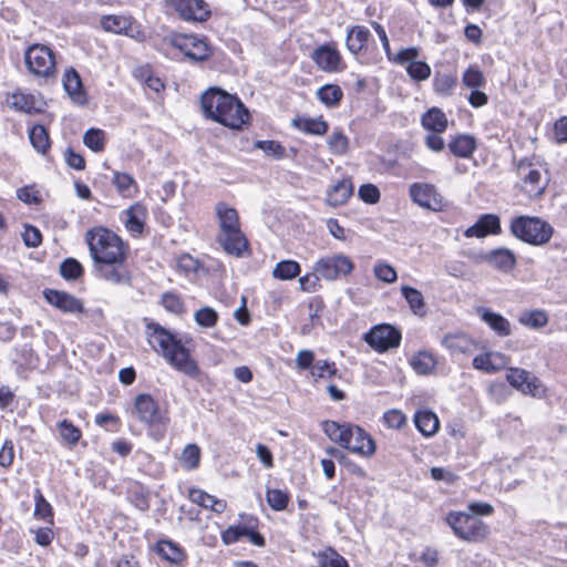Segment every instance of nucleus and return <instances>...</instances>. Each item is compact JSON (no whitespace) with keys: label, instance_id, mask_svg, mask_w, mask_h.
Masks as SVG:
<instances>
[{"label":"nucleus","instance_id":"1","mask_svg":"<svg viewBox=\"0 0 567 567\" xmlns=\"http://www.w3.org/2000/svg\"><path fill=\"white\" fill-rule=\"evenodd\" d=\"M90 255L100 278L117 286H131L132 274L126 265L127 245L113 231L99 227L87 231Z\"/></svg>","mask_w":567,"mask_h":567},{"label":"nucleus","instance_id":"2","mask_svg":"<svg viewBox=\"0 0 567 567\" xmlns=\"http://www.w3.org/2000/svg\"><path fill=\"white\" fill-rule=\"evenodd\" d=\"M146 334L152 349L159 353L168 364L190 378L198 377L199 368L182 339L154 322L146 326Z\"/></svg>","mask_w":567,"mask_h":567},{"label":"nucleus","instance_id":"3","mask_svg":"<svg viewBox=\"0 0 567 567\" xmlns=\"http://www.w3.org/2000/svg\"><path fill=\"white\" fill-rule=\"evenodd\" d=\"M200 102L205 115L224 126L240 130L249 120V112L243 102L218 87L207 90Z\"/></svg>","mask_w":567,"mask_h":567},{"label":"nucleus","instance_id":"4","mask_svg":"<svg viewBox=\"0 0 567 567\" xmlns=\"http://www.w3.org/2000/svg\"><path fill=\"white\" fill-rule=\"evenodd\" d=\"M215 215L219 226L217 243L228 255L243 257L248 249V240L241 231L238 212L227 203L218 202Z\"/></svg>","mask_w":567,"mask_h":567},{"label":"nucleus","instance_id":"5","mask_svg":"<svg viewBox=\"0 0 567 567\" xmlns=\"http://www.w3.org/2000/svg\"><path fill=\"white\" fill-rule=\"evenodd\" d=\"M324 434L341 447L351 453L370 457L375 453V442L371 435L359 425L350 423H338L327 420L322 422Z\"/></svg>","mask_w":567,"mask_h":567},{"label":"nucleus","instance_id":"6","mask_svg":"<svg viewBox=\"0 0 567 567\" xmlns=\"http://www.w3.org/2000/svg\"><path fill=\"white\" fill-rule=\"evenodd\" d=\"M132 414L143 425L150 429V434L155 440H161L169 423L167 410L148 393H140L133 400Z\"/></svg>","mask_w":567,"mask_h":567},{"label":"nucleus","instance_id":"7","mask_svg":"<svg viewBox=\"0 0 567 567\" xmlns=\"http://www.w3.org/2000/svg\"><path fill=\"white\" fill-rule=\"evenodd\" d=\"M444 520L453 534L463 542L481 543L489 534V527L480 517L467 512L451 511Z\"/></svg>","mask_w":567,"mask_h":567},{"label":"nucleus","instance_id":"8","mask_svg":"<svg viewBox=\"0 0 567 567\" xmlns=\"http://www.w3.org/2000/svg\"><path fill=\"white\" fill-rule=\"evenodd\" d=\"M24 64L29 73L39 80L49 81L56 75L54 52L45 44L29 45L24 51Z\"/></svg>","mask_w":567,"mask_h":567},{"label":"nucleus","instance_id":"9","mask_svg":"<svg viewBox=\"0 0 567 567\" xmlns=\"http://www.w3.org/2000/svg\"><path fill=\"white\" fill-rule=\"evenodd\" d=\"M513 235L532 245H544L549 241L553 228L537 217L519 216L512 220Z\"/></svg>","mask_w":567,"mask_h":567},{"label":"nucleus","instance_id":"10","mask_svg":"<svg viewBox=\"0 0 567 567\" xmlns=\"http://www.w3.org/2000/svg\"><path fill=\"white\" fill-rule=\"evenodd\" d=\"M354 269L352 260L343 254L324 256L317 260L313 270L328 281L350 275Z\"/></svg>","mask_w":567,"mask_h":567},{"label":"nucleus","instance_id":"11","mask_svg":"<svg viewBox=\"0 0 567 567\" xmlns=\"http://www.w3.org/2000/svg\"><path fill=\"white\" fill-rule=\"evenodd\" d=\"M517 175L520 179V189L527 197L534 198L543 194L547 178L539 166L522 161L517 166Z\"/></svg>","mask_w":567,"mask_h":567},{"label":"nucleus","instance_id":"12","mask_svg":"<svg viewBox=\"0 0 567 567\" xmlns=\"http://www.w3.org/2000/svg\"><path fill=\"white\" fill-rule=\"evenodd\" d=\"M401 332L388 323L374 326L367 332L363 340L375 351L382 353L398 348L401 342Z\"/></svg>","mask_w":567,"mask_h":567},{"label":"nucleus","instance_id":"13","mask_svg":"<svg viewBox=\"0 0 567 567\" xmlns=\"http://www.w3.org/2000/svg\"><path fill=\"white\" fill-rule=\"evenodd\" d=\"M420 55V49L415 47H410L405 49H401L394 56H393V63L403 65L408 63L406 65V73L409 76L416 81L421 82L430 78L431 75V68L430 65L424 61H419L417 58Z\"/></svg>","mask_w":567,"mask_h":567},{"label":"nucleus","instance_id":"14","mask_svg":"<svg viewBox=\"0 0 567 567\" xmlns=\"http://www.w3.org/2000/svg\"><path fill=\"white\" fill-rule=\"evenodd\" d=\"M172 44L193 62L205 61L210 53L207 43L194 35H176Z\"/></svg>","mask_w":567,"mask_h":567},{"label":"nucleus","instance_id":"15","mask_svg":"<svg viewBox=\"0 0 567 567\" xmlns=\"http://www.w3.org/2000/svg\"><path fill=\"white\" fill-rule=\"evenodd\" d=\"M506 380L513 388L524 394L538 396L544 391L540 381L524 369L509 368L506 373Z\"/></svg>","mask_w":567,"mask_h":567},{"label":"nucleus","instance_id":"16","mask_svg":"<svg viewBox=\"0 0 567 567\" xmlns=\"http://www.w3.org/2000/svg\"><path fill=\"white\" fill-rule=\"evenodd\" d=\"M171 4L186 21L204 22L210 17L209 6L204 0H171Z\"/></svg>","mask_w":567,"mask_h":567},{"label":"nucleus","instance_id":"17","mask_svg":"<svg viewBox=\"0 0 567 567\" xmlns=\"http://www.w3.org/2000/svg\"><path fill=\"white\" fill-rule=\"evenodd\" d=\"M43 297L48 303L64 313L79 315L84 311L82 300L69 292L55 289H45L43 291Z\"/></svg>","mask_w":567,"mask_h":567},{"label":"nucleus","instance_id":"18","mask_svg":"<svg viewBox=\"0 0 567 567\" xmlns=\"http://www.w3.org/2000/svg\"><path fill=\"white\" fill-rule=\"evenodd\" d=\"M311 58L317 68L324 72H339L342 70V59L339 51L329 44L316 48Z\"/></svg>","mask_w":567,"mask_h":567},{"label":"nucleus","instance_id":"19","mask_svg":"<svg viewBox=\"0 0 567 567\" xmlns=\"http://www.w3.org/2000/svg\"><path fill=\"white\" fill-rule=\"evenodd\" d=\"M8 105L22 113L37 114L43 111L45 103L40 95L17 91L7 97Z\"/></svg>","mask_w":567,"mask_h":567},{"label":"nucleus","instance_id":"20","mask_svg":"<svg viewBox=\"0 0 567 567\" xmlns=\"http://www.w3.org/2000/svg\"><path fill=\"white\" fill-rule=\"evenodd\" d=\"M501 233L499 217L494 214H485L480 219L468 227L464 235L467 238L476 237L483 238L487 235H496Z\"/></svg>","mask_w":567,"mask_h":567},{"label":"nucleus","instance_id":"21","mask_svg":"<svg viewBox=\"0 0 567 567\" xmlns=\"http://www.w3.org/2000/svg\"><path fill=\"white\" fill-rule=\"evenodd\" d=\"M411 199L421 207L435 209L440 204L436 189L431 184L414 183L410 186Z\"/></svg>","mask_w":567,"mask_h":567},{"label":"nucleus","instance_id":"22","mask_svg":"<svg viewBox=\"0 0 567 567\" xmlns=\"http://www.w3.org/2000/svg\"><path fill=\"white\" fill-rule=\"evenodd\" d=\"M509 362V358L502 352L492 351L478 354L473 359V368L486 373H494L504 368Z\"/></svg>","mask_w":567,"mask_h":567},{"label":"nucleus","instance_id":"23","mask_svg":"<svg viewBox=\"0 0 567 567\" xmlns=\"http://www.w3.org/2000/svg\"><path fill=\"white\" fill-rule=\"evenodd\" d=\"M476 313L497 336L508 337L512 333L511 322L501 313L485 307L476 308Z\"/></svg>","mask_w":567,"mask_h":567},{"label":"nucleus","instance_id":"24","mask_svg":"<svg viewBox=\"0 0 567 567\" xmlns=\"http://www.w3.org/2000/svg\"><path fill=\"white\" fill-rule=\"evenodd\" d=\"M146 208L141 203L131 205L123 212V223L132 235H141L146 219Z\"/></svg>","mask_w":567,"mask_h":567},{"label":"nucleus","instance_id":"25","mask_svg":"<svg viewBox=\"0 0 567 567\" xmlns=\"http://www.w3.org/2000/svg\"><path fill=\"white\" fill-rule=\"evenodd\" d=\"M441 343L452 354H470L476 349L475 341L465 333H449L442 339Z\"/></svg>","mask_w":567,"mask_h":567},{"label":"nucleus","instance_id":"26","mask_svg":"<svg viewBox=\"0 0 567 567\" xmlns=\"http://www.w3.org/2000/svg\"><path fill=\"white\" fill-rule=\"evenodd\" d=\"M353 188L351 178H342L327 190V204L333 207L344 205L353 194Z\"/></svg>","mask_w":567,"mask_h":567},{"label":"nucleus","instance_id":"27","mask_svg":"<svg viewBox=\"0 0 567 567\" xmlns=\"http://www.w3.org/2000/svg\"><path fill=\"white\" fill-rule=\"evenodd\" d=\"M483 260L502 271L512 270L516 264L514 254L506 248L495 249L485 254Z\"/></svg>","mask_w":567,"mask_h":567},{"label":"nucleus","instance_id":"28","mask_svg":"<svg viewBox=\"0 0 567 567\" xmlns=\"http://www.w3.org/2000/svg\"><path fill=\"white\" fill-rule=\"evenodd\" d=\"M188 497L193 503L204 508H208L217 514H221L227 507L226 501L216 498L215 496L209 495L199 488H190Z\"/></svg>","mask_w":567,"mask_h":567},{"label":"nucleus","instance_id":"29","mask_svg":"<svg viewBox=\"0 0 567 567\" xmlns=\"http://www.w3.org/2000/svg\"><path fill=\"white\" fill-rule=\"evenodd\" d=\"M517 321L525 328L539 330L547 326L549 317L543 309H524L519 312Z\"/></svg>","mask_w":567,"mask_h":567},{"label":"nucleus","instance_id":"30","mask_svg":"<svg viewBox=\"0 0 567 567\" xmlns=\"http://www.w3.org/2000/svg\"><path fill=\"white\" fill-rule=\"evenodd\" d=\"M447 123L446 114L439 107H431L421 117L422 126L429 132L443 133Z\"/></svg>","mask_w":567,"mask_h":567},{"label":"nucleus","instance_id":"31","mask_svg":"<svg viewBox=\"0 0 567 567\" xmlns=\"http://www.w3.org/2000/svg\"><path fill=\"white\" fill-rule=\"evenodd\" d=\"M371 33L363 25L352 27L347 34L346 44L348 50L354 54H360L367 47Z\"/></svg>","mask_w":567,"mask_h":567},{"label":"nucleus","instance_id":"32","mask_svg":"<svg viewBox=\"0 0 567 567\" xmlns=\"http://www.w3.org/2000/svg\"><path fill=\"white\" fill-rule=\"evenodd\" d=\"M63 86L65 92L75 102L83 103L85 101L82 80L80 74L73 68H70L64 72Z\"/></svg>","mask_w":567,"mask_h":567},{"label":"nucleus","instance_id":"33","mask_svg":"<svg viewBox=\"0 0 567 567\" xmlns=\"http://www.w3.org/2000/svg\"><path fill=\"white\" fill-rule=\"evenodd\" d=\"M414 423L416 429L424 436L434 435L440 427V422L436 414L429 410L417 411L414 415Z\"/></svg>","mask_w":567,"mask_h":567},{"label":"nucleus","instance_id":"34","mask_svg":"<svg viewBox=\"0 0 567 567\" xmlns=\"http://www.w3.org/2000/svg\"><path fill=\"white\" fill-rule=\"evenodd\" d=\"M292 125L299 131L321 136L328 131V123L322 117L310 118V117H298L292 120Z\"/></svg>","mask_w":567,"mask_h":567},{"label":"nucleus","instance_id":"35","mask_svg":"<svg viewBox=\"0 0 567 567\" xmlns=\"http://www.w3.org/2000/svg\"><path fill=\"white\" fill-rule=\"evenodd\" d=\"M101 25L107 32L117 34H126L133 37L130 33L132 27V20L125 16H104L101 18Z\"/></svg>","mask_w":567,"mask_h":567},{"label":"nucleus","instance_id":"36","mask_svg":"<svg viewBox=\"0 0 567 567\" xmlns=\"http://www.w3.org/2000/svg\"><path fill=\"white\" fill-rule=\"evenodd\" d=\"M450 151L457 157L467 158L476 148L475 138L467 134L455 136L449 143Z\"/></svg>","mask_w":567,"mask_h":567},{"label":"nucleus","instance_id":"37","mask_svg":"<svg viewBox=\"0 0 567 567\" xmlns=\"http://www.w3.org/2000/svg\"><path fill=\"white\" fill-rule=\"evenodd\" d=\"M410 363L417 374L427 375L435 370L437 361L431 352L420 351L411 358Z\"/></svg>","mask_w":567,"mask_h":567},{"label":"nucleus","instance_id":"38","mask_svg":"<svg viewBox=\"0 0 567 567\" xmlns=\"http://www.w3.org/2000/svg\"><path fill=\"white\" fill-rule=\"evenodd\" d=\"M155 550L158 556L173 564H179L185 559L184 550L176 543L171 540L157 542Z\"/></svg>","mask_w":567,"mask_h":567},{"label":"nucleus","instance_id":"39","mask_svg":"<svg viewBox=\"0 0 567 567\" xmlns=\"http://www.w3.org/2000/svg\"><path fill=\"white\" fill-rule=\"evenodd\" d=\"M112 183L122 197L131 198L137 193V184L133 176L127 173L115 172Z\"/></svg>","mask_w":567,"mask_h":567},{"label":"nucleus","instance_id":"40","mask_svg":"<svg viewBox=\"0 0 567 567\" xmlns=\"http://www.w3.org/2000/svg\"><path fill=\"white\" fill-rule=\"evenodd\" d=\"M316 95L326 106L334 107L341 102L343 92L337 84H326L318 89Z\"/></svg>","mask_w":567,"mask_h":567},{"label":"nucleus","instance_id":"41","mask_svg":"<svg viewBox=\"0 0 567 567\" xmlns=\"http://www.w3.org/2000/svg\"><path fill=\"white\" fill-rule=\"evenodd\" d=\"M29 140L38 153L45 154L50 148L49 133L43 125H33L29 131Z\"/></svg>","mask_w":567,"mask_h":567},{"label":"nucleus","instance_id":"42","mask_svg":"<svg viewBox=\"0 0 567 567\" xmlns=\"http://www.w3.org/2000/svg\"><path fill=\"white\" fill-rule=\"evenodd\" d=\"M401 292L403 297L405 298L406 302L409 303V307L411 311L414 315L417 316H424L425 315V305H424V298L415 288H412L410 286H402Z\"/></svg>","mask_w":567,"mask_h":567},{"label":"nucleus","instance_id":"43","mask_svg":"<svg viewBox=\"0 0 567 567\" xmlns=\"http://www.w3.org/2000/svg\"><path fill=\"white\" fill-rule=\"evenodd\" d=\"M300 270V265L297 261L282 260L275 266L272 276L279 280H290L299 276Z\"/></svg>","mask_w":567,"mask_h":567},{"label":"nucleus","instance_id":"44","mask_svg":"<svg viewBox=\"0 0 567 567\" xmlns=\"http://www.w3.org/2000/svg\"><path fill=\"white\" fill-rule=\"evenodd\" d=\"M181 464L184 470L192 471L198 467L200 461V449L198 445L190 443L187 444L179 457Z\"/></svg>","mask_w":567,"mask_h":567},{"label":"nucleus","instance_id":"45","mask_svg":"<svg viewBox=\"0 0 567 567\" xmlns=\"http://www.w3.org/2000/svg\"><path fill=\"white\" fill-rule=\"evenodd\" d=\"M58 431L61 439L69 445L74 446L81 439V430L68 420L58 423Z\"/></svg>","mask_w":567,"mask_h":567},{"label":"nucleus","instance_id":"46","mask_svg":"<svg viewBox=\"0 0 567 567\" xmlns=\"http://www.w3.org/2000/svg\"><path fill=\"white\" fill-rule=\"evenodd\" d=\"M328 147L333 155H344L349 148V138L341 130H334L327 141Z\"/></svg>","mask_w":567,"mask_h":567},{"label":"nucleus","instance_id":"47","mask_svg":"<svg viewBox=\"0 0 567 567\" xmlns=\"http://www.w3.org/2000/svg\"><path fill=\"white\" fill-rule=\"evenodd\" d=\"M83 143L91 151L100 153L105 146V133L100 128H90L83 135Z\"/></svg>","mask_w":567,"mask_h":567},{"label":"nucleus","instance_id":"48","mask_svg":"<svg viewBox=\"0 0 567 567\" xmlns=\"http://www.w3.org/2000/svg\"><path fill=\"white\" fill-rule=\"evenodd\" d=\"M462 84L471 90H476L485 85V78L476 65H470L463 73Z\"/></svg>","mask_w":567,"mask_h":567},{"label":"nucleus","instance_id":"49","mask_svg":"<svg viewBox=\"0 0 567 567\" xmlns=\"http://www.w3.org/2000/svg\"><path fill=\"white\" fill-rule=\"evenodd\" d=\"M456 76L452 74H437L433 81L434 91L440 95H451L456 86Z\"/></svg>","mask_w":567,"mask_h":567},{"label":"nucleus","instance_id":"50","mask_svg":"<svg viewBox=\"0 0 567 567\" xmlns=\"http://www.w3.org/2000/svg\"><path fill=\"white\" fill-rule=\"evenodd\" d=\"M255 147L275 159H282L287 156L286 148L277 141H257Z\"/></svg>","mask_w":567,"mask_h":567},{"label":"nucleus","instance_id":"51","mask_svg":"<svg viewBox=\"0 0 567 567\" xmlns=\"http://www.w3.org/2000/svg\"><path fill=\"white\" fill-rule=\"evenodd\" d=\"M266 498H267L268 505L274 511H277V512L286 509L288 506V503H289L288 493L281 491V489H278V488L268 489L266 493Z\"/></svg>","mask_w":567,"mask_h":567},{"label":"nucleus","instance_id":"52","mask_svg":"<svg viewBox=\"0 0 567 567\" xmlns=\"http://www.w3.org/2000/svg\"><path fill=\"white\" fill-rule=\"evenodd\" d=\"M60 274L64 279L75 280L83 274L82 265L74 258H66L60 265Z\"/></svg>","mask_w":567,"mask_h":567},{"label":"nucleus","instance_id":"53","mask_svg":"<svg viewBox=\"0 0 567 567\" xmlns=\"http://www.w3.org/2000/svg\"><path fill=\"white\" fill-rule=\"evenodd\" d=\"M310 373L316 381L319 379H330L337 373V368L334 362L318 360L312 365Z\"/></svg>","mask_w":567,"mask_h":567},{"label":"nucleus","instance_id":"54","mask_svg":"<svg viewBox=\"0 0 567 567\" xmlns=\"http://www.w3.org/2000/svg\"><path fill=\"white\" fill-rule=\"evenodd\" d=\"M194 319L198 326L212 328L217 323L218 315L213 308L203 307L195 312Z\"/></svg>","mask_w":567,"mask_h":567},{"label":"nucleus","instance_id":"55","mask_svg":"<svg viewBox=\"0 0 567 567\" xmlns=\"http://www.w3.org/2000/svg\"><path fill=\"white\" fill-rule=\"evenodd\" d=\"M383 423L389 427L393 430H400L406 424V416L405 414L398 409H392L386 411L383 414Z\"/></svg>","mask_w":567,"mask_h":567},{"label":"nucleus","instance_id":"56","mask_svg":"<svg viewBox=\"0 0 567 567\" xmlns=\"http://www.w3.org/2000/svg\"><path fill=\"white\" fill-rule=\"evenodd\" d=\"M34 516L43 520H48L50 524H53L52 506L50 505L49 502L45 501L41 493H39V495L35 498Z\"/></svg>","mask_w":567,"mask_h":567},{"label":"nucleus","instance_id":"57","mask_svg":"<svg viewBox=\"0 0 567 567\" xmlns=\"http://www.w3.org/2000/svg\"><path fill=\"white\" fill-rule=\"evenodd\" d=\"M22 239L27 247L37 248L42 243V234L37 227L25 225L22 233Z\"/></svg>","mask_w":567,"mask_h":567},{"label":"nucleus","instance_id":"58","mask_svg":"<svg viewBox=\"0 0 567 567\" xmlns=\"http://www.w3.org/2000/svg\"><path fill=\"white\" fill-rule=\"evenodd\" d=\"M374 275L379 280L386 284H392L398 278L395 269L385 262H379L374 266Z\"/></svg>","mask_w":567,"mask_h":567},{"label":"nucleus","instance_id":"59","mask_svg":"<svg viewBox=\"0 0 567 567\" xmlns=\"http://www.w3.org/2000/svg\"><path fill=\"white\" fill-rule=\"evenodd\" d=\"M359 197L368 204H375L380 199V190L373 184H363L359 187Z\"/></svg>","mask_w":567,"mask_h":567},{"label":"nucleus","instance_id":"60","mask_svg":"<svg viewBox=\"0 0 567 567\" xmlns=\"http://www.w3.org/2000/svg\"><path fill=\"white\" fill-rule=\"evenodd\" d=\"M176 267L185 274H193L198 270L199 262L190 255L184 254L176 259Z\"/></svg>","mask_w":567,"mask_h":567},{"label":"nucleus","instance_id":"61","mask_svg":"<svg viewBox=\"0 0 567 567\" xmlns=\"http://www.w3.org/2000/svg\"><path fill=\"white\" fill-rule=\"evenodd\" d=\"M163 307L174 313H181L184 310L182 299L175 293L166 292L162 297Z\"/></svg>","mask_w":567,"mask_h":567},{"label":"nucleus","instance_id":"62","mask_svg":"<svg viewBox=\"0 0 567 567\" xmlns=\"http://www.w3.org/2000/svg\"><path fill=\"white\" fill-rule=\"evenodd\" d=\"M322 279L315 270L299 278L300 289L305 292H315L319 287V280Z\"/></svg>","mask_w":567,"mask_h":567},{"label":"nucleus","instance_id":"63","mask_svg":"<svg viewBox=\"0 0 567 567\" xmlns=\"http://www.w3.org/2000/svg\"><path fill=\"white\" fill-rule=\"evenodd\" d=\"M14 460L13 442L6 440L0 450V466L8 468L12 465Z\"/></svg>","mask_w":567,"mask_h":567},{"label":"nucleus","instance_id":"64","mask_svg":"<svg viewBox=\"0 0 567 567\" xmlns=\"http://www.w3.org/2000/svg\"><path fill=\"white\" fill-rule=\"evenodd\" d=\"M468 513L474 516H489L494 513V507L486 502H472L467 505Z\"/></svg>","mask_w":567,"mask_h":567}]
</instances>
